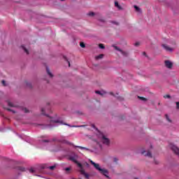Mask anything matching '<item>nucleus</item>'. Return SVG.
I'll use <instances>...</instances> for the list:
<instances>
[{
    "label": "nucleus",
    "instance_id": "obj_1",
    "mask_svg": "<svg viewBox=\"0 0 179 179\" xmlns=\"http://www.w3.org/2000/svg\"><path fill=\"white\" fill-rule=\"evenodd\" d=\"M90 163H91V164H92V166H94V167L96 169V170H97L98 171H99L101 173V174H103V176H105V177H106V178H108V176H107V174H108V171L107 169H101L100 164H96L93 161H90Z\"/></svg>",
    "mask_w": 179,
    "mask_h": 179
},
{
    "label": "nucleus",
    "instance_id": "obj_2",
    "mask_svg": "<svg viewBox=\"0 0 179 179\" xmlns=\"http://www.w3.org/2000/svg\"><path fill=\"white\" fill-rule=\"evenodd\" d=\"M77 159H78V155H76V154H74L73 156H70L69 157V160H71V162H73V163L77 164V166H78V167H79V169H82V166L83 165H82V164H80L79 162H78Z\"/></svg>",
    "mask_w": 179,
    "mask_h": 179
},
{
    "label": "nucleus",
    "instance_id": "obj_3",
    "mask_svg": "<svg viewBox=\"0 0 179 179\" xmlns=\"http://www.w3.org/2000/svg\"><path fill=\"white\" fill-rule=\"evenodd\" d=\"M52 142H57V143H64L66 145H69L70 146H73V143L65 139L53 138Z\"/></svg>",
    "mask_w": 179,
    "mask_h": 179
},
{
    "label": "nucleus",
    "instance_id": "obj_4",
    "mask_svg": "<svg viewBox=\"0 0 179 179\" xmlns=\"http://www.w3.org/2000/svg\"><path fill=\"white\" fill-rule=\"evenodd\" d=\"M169 147L173 152V153H175V155H177V156L179 157V148L177 146L174 145V144H170Z\"/></svg>",
    "mask_w": 179,
    "mask_h": 179
},
{
    "label": "nucleus",
    "instance_id": "obj_5",
    "mask_svg": "<svg viewBox=\"0 0 179 179\" xmlns=\"http://www.w3.org/2000/svg\"><path fill=\"white\" fill-rule=\"evenodd\" d=\"M55 167H57V164H55V165L51 166H48L47 164H43L41 165V169H50L52 171L53 170H55Z\"/></svg>",
    "mask_w": 179,
    "mask_h": 179
},
{
    "label": "nucleus",
    "instance_id": "obj_6",
    "mask_svg": "<svg viewBox=\"0 0 179 179\" xmlns=\"http://www.w3.org/2000/svg\"><path fill=\"white\" fill-rule=\"evenodd\" d=\"M113 48H115V50H116V51H119L120 52H121V54L124 55V57H128V52H124L122 50L120 49V48H118L117 45H113Z\"/></svg>",
    "mask_w": 179,
    "mask_h": 179
},
{
    "label": "nucleus",
    "instance_id": "obj_7",
    "mask_svg": "<svg viewBox=\"0 0 179 179\" xmlns=\"http://www.w3.org/2000/svg\"><path fill=\"white\" fill-rule=\"evenodd\" d=\"M80 173L84 176V177L87 179H89V177H90V176L89 175V173H86V172L85 171V169H83V165L82 166V168H80Z\"/></svg>",
    "mask_w": 179,
    "mask_h": 179
},
{
    "label": "nucleus",
    "instance_id": "obj_8",
    "mask_svg": "<svg viewBox=\"0 0 179 179\" xmlns=\"http://www.w3.org/2000/svg\"><path fill=\"white\" fill-rule=\"evenodd\" d=\"M102 142L104 143V145H110V139H108L104 135H102Z\"/></svg>",
    "mask_w": 179,
    "mask_h": 179
},
{
    "label": "nucleus",
    "instance_id": "obj_9",
    "mask_svg": "<svg viewBox=\"0 0 179 179\" xmlns=\"http://www.w3.org/2000/svg\"><path fill=\"white\" fill-rule=\"evenodd\" d=\"M165 66L169 69H171V68H173V63L171 62H170V60H166L165 61Z\"/></svg>",
    "mask_w": 179,
    "mask_h": 179
},
{
    "label": "nucleus",
    "instance_id": "obj_10",
    "mask_svg": "<svg viewBox=\"0 0 179 179\" xmlns=\"http://www.w3.org/2000/svg\"><path fill=\"white\" fill-rule=\"evenodd\" d=\"M162 47L163 48H164V50H166V51H169V52H171L173 50L172 48L167 45L166 44H162Z\"/></svg>",
    "mask_w": 179,
    "mask_h": 179
},
{
    "label": "nucleus",
    "instance_id": "obj_11",
    "mask_svg": "<svg viewBox=\"0 0 179 179\" xmlns=\"http://www.w3.org/2000/svg\"><path fill=\"white\" fill-rule=\"evenodd\" d=\"M52 122H55V124H63L64 125H67V127H71V125L66 123H62V122H60L59 120H50V124H52Z\"/></svg>",
    "mask_w": 179,
    "mask_h": 179
},
{
    "label": "nucleus",
    "instance_id": "obj_12",
    "mask_svg": "<svg viewBox=\"0 0 179 179\" xmlns=\"http://www.w3.org/2000/svg\"><path fill=\"white\" fill-rule=\"evenodd\" d=\"M75 148H78V149H81V150H87L88 152H93L92 150H91L90 149L87 148H85V147H82V146H75Z\"/></svg>",
    "mask_w": 179,
    "mask_h": 179
},
{
    "label": "nucleus",
    "instance_id": "obj_13",
    "mask_svg": "<svg viewBox=\"0 0 179 179\" xmlns=\"http://www.w3.org/2000/svg\"><path fill=\"white\" fill-rule=\"evenodd\" d=\"M115 8H117L119 10H122V7L120 6V4L118 3V1H115Z\"/></svg>",
    "mask_w": 179,
    "mask_h": 179
},
{
    "label": "nucleus",
    "instance_id": "obj_14",
    "mask_svg": "<svg viewBox=\"0 0 179 179\" xmlns=\"http://www.w3.org/2000/svg\"><path fill=\"white\" fill-rule=\"evenodd\" d=\"M46 72H47L48 75H49V76L50 78H52L54 76L52 75V73H51V71H50V69H48V67H46Z\"/></svg>",
    "mask_w": 179,
    "mask_h": 179
},
{
    "label": "nucleus",
    "instance_id": "obj_15",
    "mask_svg": "<svg viewBox=\"0 0 179 179\" xmlns=\"http://www.w3.org/2000/svg\"><path fill=\"white\" fill-rule=\"evenodd\" d=\"M21 47L24 50V52H26V54L29 55V50L26 48V47H24V45H23Z\"/></svg>",
    "mask_w": 179,
    "mask_h": 179
},
{
    "label": "nucleus",
    "instance_id": "obj_16",
    "mask_svg": "<svg viewBox=\"0 0 179 179\" xmlns=\"http://www.w3.org/2000/svg\"><path fill=\"white\" fill-rule=\"evenodd\" d=\"M103 57H104V55L101 54V55H99L95 57V59H103Z\"/></svg>",
    "mask_w": 179,
    "mask_h": 179
},
{
    "label": "nucleus",
    "instance_id": "obj_17",
    "mask_svg": "<svg viewBox=\"0 0 179 179\" xmlns=\"http://www.w3.org/2000/svg\"><path fill=\"white\" fill-rule=\"evenodd\" d=\"M17 170H19V171H26V169L23 166H18Z\"/></svg>",
    "mask_w": 179,
    "mask_h": 179
},
{
    "label": "nucleus",
    "instance_id": "obj_18",
    "mask_svg": "<svg viewBox=\"0 0 179 179\" xmlns=\"http://www.w3.org/2000/svg\"><path fill=\"white\" fill-rule=\"evenodd\" d=\"M99 48H101V50H104V48H106V47L104 46V44L103 43L99 44Z\"/></svg>",
    "mask_w": 179,
    "mask_h": 179
},
{
    "label": "nucleus",
    "instance_id": "obj_19",
    "mask_svg": "<svg viewBox=\"0 0 179 179\" xmlns=\"http://www.w3.org/2000/svg\"><path fill=\"white\" fill-rule=\"evenodd\" d=\"M29 173H31V174H34V173H36V170L34 169V168H31L29 169Z\"/></svg>",
    "mask_w": 179,
    "mask_h": 179
},
{
    "label": "nucleus",
    "instance_id": "obj_20",
    "mask_svg": "<svg viewBox=\"0 0 179 179\" xmlns=\"http://www.w3.org/2000/svg\"><path fill=\"white\" fill-rule=\"evenodd\" d=\"M145 156H147L148 157H152V153L148 151V152L145 154Z\"/></svg>",
    "mask_w": 179,
    "mask_h": 179
},
{
    "label": "nucleus",
    "instance_id": "obj_21",
    "mask_svg": "<svg viewBox=\"0 0 179 179\" xmlns=\"http://www.w3.org/2000/svg\"><path fill=\"white\" fill-rule=\"evenodd\" d=\"M80 46L81 47V48H85V47H86V45L85 44V43L80 42Z\"/></svg>",
    "mask_w": 179,
    "mask_h": 179
},
{
    "label": "nucleus",
    "instance_id": "obj_22",
    "mask_svg": "<svg viewBox=\"0 0 179 179\" xmlns=\"http://www.w3.org/2000/svg\"><path fill=\"white\" fill-rule=\"evenodd\" d=\"M22 110L25 113H29V109H27V108H22Z\"/></svg>",
    "mask_w": 179,
    "mask_h": 179
},
{
    "label": "nucleus",
    "instance_id": "obj_23",
    "mask_svg": "<svg viewBox=\"0 0 179 179\" xmlns=\"http://www.w3.org/2000/svg\"><path fill=\"white\" fill-rule=\"evenodd\" d=\"M25 84L27 85V87L31 88V83H30L27 81H25Z\"/></svg>",
    "mask_w": 179,
    "mask_h": 179
},
{
    "label": "nucleus",
    "instance_id": "obj_24",
    "mask_svg": "<svg viewBox=\"0 0 179 179\" xmlns=\"http://www.w3.org/2000/svg\"><path fill=\"white\" fill-rule=\"evenodd\" d=\"M134 8L136 9V12H141V8L137 6H134Z\"/></svg>",
    "mask_w": 179,
    "mask_h": 179
},
{
    "label": "nucleus",
    "instance_id": "obj_25",
    "mask_svg": "<svg viewBox=\"0 0 179 179\" xmlns=\"http://www.w3.org/2000/svg\"><path fill=\"white\" fill-rule=\"evenodd\" d=\"M66 174H69V171L71 170V168L68 167V168H66L64 169Z\"/></svg>",
    "mask_w": 179,
    "mask_h": 179
},
{
    "label": "nucleus",
    "instance_id": "obj_26",
    "mask_svg": "<svg viewBox=\"0 0 179 179\" xmlns=\"http://www.w3.org/2000/svg\"><path fill=\"white\" fill-rule=\"evenodd\" d=\"M94 15H95V13H94V12H90L88 14H87V15L88 16H94Z\"/></svg>",
    "mask_w": 179,
    "mask_h": 179
},
{
    "label": "nucleus",
    "instance_id": "obj_27",
    "mask_svg": "<svg viewBox=\"0 0 179 179\" xmlns=\"http://www.w3.org/2000/svg\"><path fill=\"white\" fill-rule=\"evenodd\" d=\"M95 93L96 94H100V96H103V92H100V91H95Z\"/></svg>",
    "mask_w": 179,
    "mask_h": 179
},
{
    "label": "nucleus",
    "instance_id": "obj_28",
    "mask_svg": "<svg viewBox=\"0 0 179 179\" xmlns=\"http://www.w3.org/2000/svg\"><path fill=\"white\" fill-rule=\"evenodd\" d=\"M8 106H9V107H15L13 103H12V102L10 101L8 102Z\"/></svg>",
    "mask_w": 179,
    "mask_h": 179
},
{
    "label": "nucleus",
    "instance_id": "obj_29",
    "mask_svg": "<svg viewBox=\"0 0 179 179\" xmlns=\"http://www.w3.org/2000/svg\"><path fill=\"white\" fill-rule=\"evenodd\" d=\"M171 96L169 94H166V95L164 96V99H171Z\"/></svg>",
    "mask_w": 179,
    "mask_h": 179
},
{
    "label": "nucleus",
    "instance_id": "obj_30",
    "mask_svg": "<svg viewBox=\"0 0 179 179\" xmlns=\"http://www.w3.org/2000/svg\"><path fill=\"white\" fill-rule=\"evenodd\" d=\"M165 117H166L167 121H169V122H171V120H170L168 115H165Z\"/></svg>",
    "mask_w": 179,
    "mask_h": 179
},
{
    "label": "nucleus",
    "instance_id": "obj_31",
    "mask_svg": "<svg viewBox=\"0 0 179 179\" xmlns=\"http://www.w3.org/2000/svg\"><path fill=\"white\" fill-rule=\"evenodd\" d=\"M41 113L43 115H46V117H48V115H45V113L44 112V108L41 109Z\"/></svg>",
    "mask_w": 179,
    "mask_h": 179
},
{
    "label": "nucleus",
    "instance_id": "obj_32",
    "mask_svg": "<svg viewBox=\"0 0 179 179\" xmlns=\"http://www.w3.org/2000/svg\"><path fill=\"white\" fill-rule=\"evenodd\" d=\"M6 110L7 111H12V113H13V114H15L16 112L15 110H13L12 109L10 108H6Z\"/></svg>",
    "mask_w": 179,
    "mask_h": 179
},
{
    "label": "nucleus",
    "instance_id": "obj_33",
    "mask_svg": "<svg viewBox=\"0 0 179 179\" xmlns=\"http://www.w3.org/2000/svg\"><path fill=\"white\" fill-rule=\"evenodd\" d=\"M113 162H114L115 163H118V158L114 157V158H113Z\"/></svg>",
    "mask_w": 179,
    "mask_h": 179
},
{
    "label": "nucleus",
    "instance_id": "obj_34",
    "mask_svg": "<svg viewBox=\"0 0 179 179\" xmlns=\"http://www.w3.org/2000/svg\"><path fill=\"white\" fill-rule=\"evenodd\" d=\"M64 59L66 61H67L68 64H69V66H71V62H69V61H68V59H66V57H64Z\"/></svg>",
    "mask_w": 179,
    "mask_h": 179
},
{
    "label": "nucleus",
    "instance_id": "obj_35",
    "mask_svg": "<svg viewBox=\"0 0 179 179\" xmlns=\"http://www.w3.org/2000/svg\"><path fill=\"white\" fill-rule=\"evenodd\" d=\"M139 99L140 100H144V101H146V99L143 96H138Z\"/></svg>",
    "mask_w": 179,
    "mask_h": 179
},
{
    "label": "nucleus",
    "instance_id": "obj_36",
    "mask_svg": "<svg viewBox=\"0 0 179 179\" xmlns=\"http://www.w3.org/2000/svg\"><path fill=\"white\" fill-rule=\"evenodd\" d=\"M176 108L179 110V102H176Z\"/></svg>",
    "mask_w": 179,
    "mask_h": 179
},
{
    "label": "nucleus",
    "instance_id": "obj_37",
    "mask_svg": "<svg viewBox=\"0 0 179 179\" xmlns=\"http://www.w3.org/2000/svg\"><path fill=\"white\" fill-rule=\"evenodd\" d=\"M42 142L48 143L50 142V140H43Z\"/></svg>",
    "mask_w": 179,
    "mask_h": 179
},
{
    "label": "nucleus",
    "instance_id": "obj_38",
    "mask_svg": "<svg viewBox=\"0 0 179 179\" xmlns=\"http://www.w3.org/2000/svg\"><path fill=\"white\" fill-rule=\"evenodd\" d=\"M1 83H2L3 86H6L5 80H3L1 81Z\"/></svg>",
    "mask_w": 179,
    "mask_h": 179
},
{
    "label": "nucleus",
    "instance_id": "obj_39",
    "mask_svg": "<svg viewBox=\"0 0 179 179\" xmlns=\"http://www.w3.org/2000/svg\"><path fill=\"white\" fill-rule=\"evenodd\" d=\"M73 128H79L80 127H83V126H72Z\"/></svg>",
    "mask_w": 179,
    "mask_h": 179
},
{
    "label": "nucleus",
    "instance_id": "obj_40",
    "mask_svg": "<svg viewBox=\"0 0 179 179\" xmlns=\"http://www.w3.org/2000/svg\"><path fill=\"white\" fill-rule=\"evenodd\" d=\"M134 45H136V47H138V45H139V42L136 43Z\"/></svg>",
    "mask_w": 179,
    "mask_h": 179
},
{
    "label": "nucleus",
    "instance_id": "obj_41",
    "mask_svg": "<svg viewBox=\"0 0 179 179\" xmlns=\"http://www.w3.org/2000/svg\"><path fill=\"white\" fill-rule=\"evenodd\" d=\"M155 164H159V162L156 159H155Z\"/></svg>",
    "mask_w": 179,
    "mask_h": 179
},
{
    "label": "nucleus",
    "instance_id": "obj_42",
    "mask_svg": "<svg viewBox=\"0 0 179 179\" xmlns=\"http://www.w3.org/2000/svg\"><path fill=\"white\" fill-rule=\"evenodd\" d=\"M145 153H146V151H143L142 152V155H145Z\"/></svg>",
    "mask_w": 179,
    "mask_h": 179
},
{
    "label": "nucleus",
    "instance_id": "obj_43",
    "mask_svg": "<svg viewBox=\"0 0 179 179\" xmlns=\"http://www.w3.org/2000/svg\"><path fill=\"white\" fill-rule=\"evenodd\" d=\"M143 55H146V52H143Z\"/></svg>",
    "mask_w": 179,
    "mask_h": 179
},
{
    "label": "nucleus",
    "instance_id": "obj_44",
    "mask_svg": "<svg viewBox=\"0 0 179 179\" xmlns=\"http://www.w3.org/2000/svg\"><path fill=\"white\" fill-rule=\"evenodd\" d=\"M110 94H111L112 96H114V93L110 92Z\"/></svg>",
    "mask_w": 179,
    "mask_h": 179
},
{
    "label": "nucleus",
    "instance_id": "obj_45",
    "mask_svg": "<svg viewBox=\"0 0 179 179\" xmlns=\"http://www.w3.org/2000/svg\"><path fill=\"white\" fill-rule=\"evenodd\" d=\"M92 127L94 128V124H92Z\"/></svg>",
    "mask_w": 179,
    "mask_h": 179
},
{
    "label": "nucleus",
    "instance_id": "obj_46",
    "mask_svg": "<svg viewBox=\"0 0 179 179\" xmlns=\"http://www.w3.org/2000/svg\"><path fill=\"white\" fill-rule=\"evenodd\" d=\"M101 22H104V20H101Z\"/></svg>",
    "mask_w": 179,
    "mask_h": 179
},
{
    "label": "nucleus",
    "instance_id": "obj_47",
    "mask_svg": "<svg viewBox=\"0 0 179 179\" xmlns=\"http://www.w3.org/2000/svg\"><path fill=\"white\" fill-rule=\"evenodd\" d=\"M135 179H138V178H136Z\"/></svg>",
    "mask_w": 179,
    "mask_h": 179
},
{
    "label": "nucleus",
    "instance_id": "obj_48",
    "mask_svg": "<svg viewBox=\"0 0 179 179\" xmlns=\"http://www.w3.org/2000/svg\"><path fill=\"white\" fill-rule=\"evenodd\" d=\"M61 1H65V0H61Z\"/></svg>",
    "mask_w": 179,
    "mask_h": 179
}]
</instances>
